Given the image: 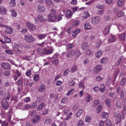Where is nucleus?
Returning a JSON list of instances; mask_svg holds the SVG:
<instances>
[{"instance_id": "1", "label": "nucleus", "mask_w": 126, "mask_h": 126, "mask_svg": "<svg viewBox=\"0 0 126 126\" xmlns=\"http://www.w3.org/2000/svg\"><path fill=\"white\" fill-rule=\"evenodd\" d=\"M57 11L54 9H52L51 10V13L48 15L47 19L50 21L55 22V17L57 15Z\"/></svg>"}, {"instance_id": "2", "label": "nucleus", "mask_w": 126, "mask_h": 126, "mask_svg": "<svg viewBox=\"0 0 126 126\" xmlns=\"http://www.w3.org/2000/svg\"><path fill=\"white\" fill-rule=\"evenodd\" d=\"M113 115L116 120V123L117 124L119 123L121 121V115L117 112L115 111L113 113Z\"/></svg>"}, {"instance_id": "3", "label": "nucleus", "mask_w": 126, "mask_h": 126, "mask_svg": "<svg viewBox=\"0 0 126 126\" xmlns=\"http://www.w3.org/2000/svg\"><path fill=\"white\" fill-rule=\"evenodd\" d=\"M25 40L30 43L32 42L34 40V38L32 36L29 35H25L24 37Z\"/></svg>"}, {"instance_id": "4", "label": "nucleus", "mask_w": 126, "mask_h": 126, "mask_svg": "<svg viewBox=\"0 0 126 126\" xmlns=\"http://www.w3.org/2000/svg\"><path fill=\"white\" fill-rule=\"evenodd\" d=\"M100 21V17L98 16L93 17L92 19L91 22L93 24H96Z\"/></svg>"}, {"instance_id": "5", "label": "nucleus", "mask_w": 126, "mask_h": 126, "mask_svg": "<svg viewBox=\"0 0 126 126\" xmlns=\"http://www.w3.org/2000/svg\"><path fill=\"white\" fill-rule=\"evenodd\" d=\"M117 93L120 94L121 99H123L124 97V93L123 90H121L120 87H118L117 89Z\"/></svg>"}, {"instance_id": "6", "label": "nucleus", "mask_w": 126, "mask_h": 126, "mask_svg": "<svg viewBox=\"0 0 126 126\" xmlns=\"http://www.w3.org/2000/svg\"><path fill=\"white\" fill-rule=\"evenodd\" d=\"M40 119V117L38 115H36L32 119V122L34 124L38 123Z\"/></svg>"}, {"instance_id": "7", "label": "nucleus", "mask_w": 126, "mask_h": 126, "mask_svg": "<svg viewBox=\"0 0 126 126\" xmlns=\"http://www.w3.org/2000/svg\"><path fill=\"white\" fill-rule=\"evenodd\" d=\"M116 40V38L115 35H111L109 37L108 42L109 43L114 42Z\"/></svg>"}, {"instance_id": "8", "label": "nucleus", "mask_w": 126, "mask_h": 126, "mask_svg": "<svg viewBox=\"0 0 126 126\" xmlns=\"http://www.w3.org/2000/svg\"><path fill=\"white\" fill-rule=\"evenodd\" d=\"M27 25L28 28L31 31H34L36 29L35 26L30 22H27Z\"/></svg>"}, {"instance_id": "9", "label": "nucleus", "mask_w": 126, "mask_h": 126, "mask_svg": "<svg viewBox=\"0 0 126 126\" xmlns=\"http://www.w3.org/2000/svg\"><path fill=\"white\" fill-rule=\"evenodd\" d=\"M2 104L3 108L5 110L7 109L9 107L8 102L5 99L2 100Z\"/></svg>"}, {"instance_id": "10", "label": "nucleus", "mask_w": 126, "mask_h": 126, "mask_svg": "<svg viewBox=\"0 0 126 126\" xmlns=\"http://www.w3.org/2000/svg\"><path fill=\"white\" fill-rule=\"evenodd\" d=\"M45 2L46 5L48 7H53L54 4L51 0H45Z\"/></svg>"}, {"instance_id": "11", "label": "nucleus", "mask_w": 126, "mask_h": 126, "mask_svg": "<svg viewBox=\"0 0 126 126\" xmlns=\"http://www.w3.org/2000/svg\"><path fill=\"white\" fill-rule=\"evenodd\" d=\"M102 67L101 65H97L94 69V71L95 73H97L102 69Z\"/></svg>"}, {"instance_id": "12", "label": "nucleus", "mask_w": 126, "mask_h": 126, "mask_svg": "<svg viewBox=\"0 0 126 126\" xmlns=\"http://www.w3.org/2000/svg\"><path fill=\"white\" fill-rule=\"evenodd\" d=\"M117 27L119 31L121 32L125 30L126 27V25H123L119 24L118 25Z\"/></svg>"}, {"instance_id": "13", "label": "nucleus", "mask_w": 126, "mask_h": 126, "mask_svg": "<svg viewBox=\"0 0 126 126\" xmlns=\"http://www.w3.org/2000/svg\"><path fill=\"white\" fill-rule=\"evenodd\" d=\"M110 27V26L109 25H107L106 27L103 31V33L104 34L107 35L109 33Z\"/></svg>"}, {"instance_id": "14", "label": "nucleus", "mask_w": 126, "mask_h": 126, "mask_svg": "<svg viewBox=\"0 0 126 126\" xmlns=\"http://www.w3.org/2000/svg\"><path fill=\"white\" fill-rule=\"evenodd\" d=\"M1 66L3 68L7 69L9 68L10 65L8 63H4L1 64Z\"/></svg>"}, {"instance_id": "15", "label": "nucleus", "mask_w": 126, "mask_h": 126, "mask_svg": "<svg viewBox=\"0 0 126 126\" xmlns=\"http://www.w3.org/2000/svg\"><path fill=\"white\" fill-rule=\"evenodd\" d=\"M62 15L57 14L55 17V22H57L61 20L62 19Z\"/></svg>"}, {"instance_id": "16", "label": "nucleus", "mask_w": 126, "mask_h": 126, "mask_svg": "<svg viewBox=\"0 0 126 126\" xmlns=\"http://www.w3.org/2000/svg\"><path fill=\"white\" fill-rule=\"evenodd\" d=\"M37 9L40 12L44 11L45 10V8L44 6L40 5H38Z\"/></svg>"}, {"instance_id": "17", "label": "nucleus", "mask_w": 126, "mask_h": 126, "mask_svg": "<svg viewBox=\"0 0 126 126\" xmlns=\"http://www.w3.org/2000/svg\"><path fill=\"white\" fill-rule=\"evenodd\" d=\"M38 90L40 92H42L45 90L44 86L43 84H40L38 87Z\"/></svg>"}, {"instance_id": "18", "label": "nucleus", "mask_w": 126, "mask_h": 126, "mask_svg": "<svg viewBox=\"0 0 126 126\" xmlns=\"http://www.w3.org/2000/svg\"><path fill=\"white\" fill-rule=\"evenodd\" d=\"M88 44L85 42L83 43L81 46L83 50H86L88 48Z\"/></svg>"}, {"instance_id": "19", "label": "nucleus", "mask_w": 126, "mask_h": 126, "mask_svg": "<svg viewBox=\"0 0 126 126\" xmlns=\"http://www.w3.org/2000/svg\"><path fill=\"white\" fill-rule=\"evenodd\" d=\"M122 61V58H118L117 62L115 63V67H117L119 66Z\"/></svg>"}, {"instance_id": "20", "label": "nucleus", "mask_w": 126, "mask_h": 126, "mask_svg": "<svg viewBox=\"0 0 126 126\" xmlns=\"http://www.w3.org/2000/svg\"><path fill=\"white\" fill-rule=\"evenodd\" d=\"M44 51L45 53H44V54H50L52 53V50L50 49H45L44 50Z\"/></svg>"}, {"instance_id": "21", "label": "nucleus", "mask_w": 126, "mask_h": 126, "mask_svg": "<svg viewBox=\"0 0 126 126\" xmlns=\"http://www.w3.org/2000/svg\"><path fill=\"white\" fill-rule=\"evenodd\" d=\"M6 11V9L2 7H0V13L2 15H4Z\"/></svg>"}, {"instance_id": "22", "label": "nucleus", "mask_w": 126, "mask_h": 126, "mask_svg": "<svg viewBox=\"0 0 126 126\" xmlns=\"http://www.w3.org/2000/svg\"><path fill=\"white\" fill-rule=\"evenodd\" d=\"M126 36L125 33L124 32L123 33L119 35V38L122 40H124L126 38Z\"/></svg>"}, {"instance_id": "23", "label": "nucleus", "mask_w": 126, "mask_h": 126, "mask_svg": "<svg viewBox=\"0 0 126 126\" xmlns=\"http://www.w3.org/2000/svg\"><path fill=\"white\" fill-rule=\"evenodd\" d=\"M65 15L66 17L67 18H69L72 15L71 11L70 10H68L66 12Z\"/></svg>"}, {"instance_id": "24", "label": "nucleus", "mask_w": 126, "mask_h": 126, "mask_svg": "<svg viewBox=\"0 0 126 126\" xmlns=\"http://www.w3.org/2000/svg\"><path fill=\"white\" fill-rule=\"evenodd\" d=\"M9 11L11 13V15L12 16L14 17H16L17 15L16 12L14 10H10Z\"/></svg>"}, {"instance_id": "25", "label": "nucleus", "mask_w": 126, "mask_h": 126, "mask_svg": "<svg viewBox=\"0 0 126 126\" xmlns=\"http://www.w3.org/2000/svg\"><path fill=\"white\" fill-rule=\"evenodd\" d=\"M104 6V4H98L96 5V7L98 9H103Z\"/></svg>"}, {"instance_id": "26", "label": "nucleus", "mask_w": 126, "mask_h": 126, "mask_svg": "<svg viewBox=\"0 0 126 126\" xmlns=\"http://www.w3.org/2000/svg\"><path fill=\"white\" fill-rule=\"evenodd\" d=\"M90 16L89 13L87 12H84L83 14V17L84 19L88 18Z\"/></svg>"}, {"instance_id": "27", "label": "nucleus", "mask_w": 126, "mask_h": 126, "mask_svg": "<svg viewBox=\"0 0 126 126\" xmlns=\"http://www.w3.org/2000/svg\"><path fill=\"white\" fill-rule=\"evenodd\" d=\"M13 31L12 28L10 27H7L5 31V32L8 34L11 33Z\"/></svg>"}, {"instance_id": "28", "label": "nucleus", "mask_w": 126, "mask_h": 126, "mask_svg": "<svg viewBox=\"0 0 126 126\" xmlns=\"http://www.w3.org/2000/svg\"><path fill=\"white\" fill-rule=\"evenodd\" d=\"M124 0H118V6L119 7H121L124 4Z\"/></svg>"}, {"instance_id": "29", "label": "nucleus", "mask_w": 126, "mask_h": 126, "mask_svg": "<svg viewBox=\"0 0 126 126\" xmlns=\"http://www.w3.org/2000/svg\"><path fill=\"white\" fill-rule=\"evenodd\" d=\"M105 102L107 105L109 107L111 105V101L110 100L109 98H107L106 99Z\"/></svg>"}, {"instance_id": "30", "label": "nucleus", "mask_w": 126, "mask_h": 126, "mask_svg": "<svg viewBox=\"0 0 126 126\" xmlns=\"http://www.w3.org/2000/svg\"><path fill=\"white\" fill-rule=\"evenodd\" d=\"M16 5L15 0H11L10 2V5L11 7H14Z\"/></svg>"}, {"instance_id": "31", "label": "nucleus", "mask_w": 126, "mask_h": 126, "mask_svg": "<svg viewBox=\"0 0 126 126\" xmlns=\"http://www.w3.org/2000/svg\"><path fill=\"white\" fill-rule=\"evenodd\" d=\"M45 49H41L40 48H38L37 49V51L39 54H44L45 53L44 51Z\"/></svg>"}, {"instance_id": "32", "label": "nucleus", "mask_w": 126, "mask_h": 126, "mask_svg": "<svg viewBox=\"0 0 126 126\" xmlns=\"http://www.w3.org/2000/svg\"><path fill=\"white\" fill-rule=\"evenodd\" d=\"M46 35L44 34H40L38 35V38L39 39L41 40L45 38L46 36Z\"/></svg>"}, {"instance_id": "33", "label": "nucleus", "mask_w": 126, "mask_h": 126, "mask_svg": "<svg viewBox=\"0 0 126 126\" xmlns=\"http://www.w3.org/2000/svg\"><path fill=\"white\" fill-rule=\"evenodd\" d=\"M45 104L44 103H42L40 105L38 106L37 108L38 110H41L42 109L44 106Z\"/></svg>"}, {"instance_id": "34", "label": "nucleus", "mask_w": 126, "mask_h": 126, "mask_svg": "<svg viewBox=\"0 0 126 126\" xmlns=\"http://www.w3.org/2000/svg\"><path fill=\"white\" fill-rule=\"evenodd\" d=\"M38 20L40 21H45V19L41 15H39L38 16Z\"/></svg>"}, {"instance_id": "35", "label": "nucleus", "mask_w": 126, "mask_h": 126, "mask_svg": "<svg viewBox=\"0 0 126 126\" xmlns=\"http://www.w3.org/2000/svg\"><path fill=\"white\" fill-rule=\"evenodd\" d=\"M77 69V66L76 65L73 66L71 69V71L73 73Z\"/></svg>"}, {"instance_id": "36", "label": "nucleus", "mask_w": 126, "mask_h": 126, "mask_svg": "<svg viewBox=\"0 0 126 126\" xmlns=\"http://www.w3.org/2000/svg\"><path fill=\"white\" fill-rule=\"evenodd\" d=\"M126 81V79L125 78H122L120 81V84L122 85H124Z\"/></svg>"}, {"instance_id": "37", "label": "nucleus", "mask_w": 126, "mask_h": 126, "mask_svg": "<svg viewBox=\"0 0 126 126\" xmlns=\"http://www.w3.org/2000/svg\"><path fill=\"white\" fill-rule=\"evenodd\" d=\"M5 52L8 54L12 55L13 54V51L11 50H6L5 51Z\"/></svg>"}, {"instance_id": "38", "label": "nucleus", "mask_w": 126, "mask_h": 126, "mask_svg": "<svg viewBox=\"0 0 126 126\" xmlns=\"http://www.w3.org/2000/svg\"><path fill=\"white\" fill-rule=\"evenodd\" d=\"M80 52L79 50H77L75 52V54L77 57H78L80 55Z\"/></svg>"}, {"instance_id": "39", "label": "nucleus", "mask_w": 126, "mask_h": 126, "mask_svg": "<svg viewBox=\"0 0 126 126\" xmlns=\"http://www.w3.org/2000/svg\"><path fill=\"white\" fill-rule=\"evenodd\" d=\"M10 94L7 92L5 94V98L7 100H9L10 99Z\"/></svg>"}, {"instance_id": "40", "label": "nucleus", "mask_w": 126, "mask_h": 126, "mask_svg": "<svg viewBox=\"0 0 126 126\" xmlns=\"http://www.w3.org/2000/svg\"><path fill=\"white\" fill-rule=\"evenodd\" d=\"M73 55L72 52L71 51H69L68 52L66 55L67 56L68 58H70Z\"/></svg>"}, {"instance_id": "41", "label": "nucleus", "mask_w": 126, "mask_h": 126, "mask_svg": "<svg viewBox=\"0 0 126 126\" xmlns=\"http://www.w3.org/2000/svg\"><path fill=\"white\" fill-rule=\"evenodd\" d=\"M91 120V117L89 116H87L85 118V121L86 122H89Z\"/></svg>"}, {"instance_id": "42", "label": "nucleus", "mask_w": 126, "mask_h": 126, "mask_svg": "<svg viewBox=\"0 0 126 126\" xmlns=\"http://www.w3.org/2000/svg\"><path fill=\"white\" fill-rule=\"evenodd\" d=\"M108 116V113L104 112L102 113V117L104 118H106Z\"/></svg>"}, {"instance_id": "43", "label": "nucleus", "mask_w": 126, "mask_h": 126, "mask_svg": "<svg viewBox=\"0 0 126 126\" xmlns=\"http://www.w3.org/2000/svg\"><path fill=\"white\" fill-rule=\"evenodd\" d=\"M14 51L17 53L20 54L21 53V51L19 49L16 47L14 48Z\"/></svg>"}, {"instance_id": "44", "label": "nucleus", "mask_w": 126, "mask_h": 126, "mask_svg": "<svg viewBox=\"0 0 126 126\" xmlns=\"http://www.w3.org/2000/svg\"><path fill=\"white\" fill-rule=\"evenodd\" d=\"M102 50H100L97 52L96 54V55L97 57H99L102 54Z\"/></svg>"}, {"instance_id": "45", "label": "nucleus", "mask_w": 126, "mask_h": 126, "mask_svg": "<svg viewBox=\"0 0 126 126\" xmlns=\"http://www.w3.org/2000/svg\"><path fill=\"white\" fill-rule=\"evenodd\" d=\"M84 27L85 29L86 30H88L90 28V25L89 23H86L84 26Z\"/></svg>"}, {"instance_id": "46", "label": "nucleus", "mask_w": 126, "mask_h": 126, "mask_svg": "<svg viewBox=\"0 0 126 126\" xmlns=\"http://www.w3.org/2000/svg\"><path fill=\"white\" fill-rule=\"evenodd\" d=\"M84 125L83 121L81 120L78 122V126H83Z\"/></svg>"}, {"instance_id": "47", "label": "nucleus", "mask_w": 126, "mask_h": 126, "mask_svg": "<svg viewBox=\"0 0 126 126\" xmlns=\"http://www.w3.org/2000/svg\"><path fill=\"white\" fill-rule=\"evenodd\" d=\"M4 92L3 90V88L2 87H0V94L2 95H3L4 94Z\"/></svg>"}, {"instance_id": "48", "label": "nucleus", "mask_w": 126, "mask_h": 126, "mask_svg": "<svg viewBox=\"0 0 126 126\" xmlns=\"http://www.w3.org/2000/svg\"><path fill=\"white\" fill-rule=\"evenodd\" d=\"M83 110L82 109L79 110L76 114V116L77 117H79L82 112Z\"/></svg>"}, {"instance_id": "49", "label": "nucleus", "mask_w": 126, "mask_h": 126, "mask_svg": "<svg viewBox=\"0 0 126 126\" xmlns=\"http://www.w3.org/2000/svg\"><path fill=\"white\" fill-rule=\"evenodd\" d=\"M4 40L5 41V43H10L11 42V40L9 38L7 37L4 38Z\"/></svg>"}, {"instance_id": "50", "label": "nucleus", "mask_w": 126, "mask_h": 126, "mask_svg": "<svg viewBox=\"0 0 126 126\" xmlns=\"http://www.w3.org/2000/svg\"><path fill=\"white\" fill-rule=\"evenodd\" d=\"M36 115V113L35 111H33L31 113V116L32 117H34Z\"/></svg>"}, {"instance_id": "51", "label": "nucleus", "mask_w": 126, "mask_h": 126, "mask_svg": "<svg viewBox=\"0 0 126 126\" xmlns=\"http://www.w3.org/2000/svg\"><path fill=\"white\" fill-rule=\"evenodd\" d=\"M4 86L5 87H8L10 85V82L8 81H7L5 82L4 83Z\"/></svg>"}, {"instance_id": "52", "label": "nucleus", "mask_w": 126, "mask_h": 126, "mask_svg": "<svg viewBox=\"0 0 126 126\" xmlns=\"http://www.w3.org/2000/svg\"><path fill=\"white\" fill-rule=\"evenodd\" d=\"M74 45L72 44H69L67 45V48L68 49L72 48L73 46Z\"/></svg>"}, {"instance_id": "53", "label": "nucleus", "mask_w": 126, "mask_h": 126, "mask_svg": "<svg viewBox=\"0 0 126 126\" xmlns=\"http://www.w3.org/2000/svg\"><path fill=\"white\" fill-rule=\"evenodd\" d=\"M39 75L37 74L35 75L34 77V80L35 81H38L39 78Z\"/></svg>"}, {"instance_id": "54", "label": "nucleus", "mask_w": 126, "mask_h": 126, "mask_svg": "<svg viewBox=\"0 0 126 126\" xmlns=\"http://www.w3.org/2000/svg\"><path fill=\"white\" fill-rule=\"evenodd\" d=\"M86 98V100L87 102H89L90 100L92 99L91 97L89 95H87Z\"/></svg>"}, {"instance_id": "55", "label": "nucleus", "mask_w": 126, "mask_h": 126, "mask_svg": "<svg viewBox=\"0 0 126 126\" xmlns=\"http://www.w3.org/2000/svg\"><path fill=\"white\" fill-rule=\"evenodd\" d=\"M42 99L41 97H37L36 100V102L37 103H39L41 102L42 100Z\"/></svg>"}, {"instance_id": "56", "label": "nucleus", "mask_w": 126, "mask_h": 126, "mask_svg": "<svg viewBox=\"0 0 126 126\" xmlns=\"http://www.w3.org/2000/svg\"><path fill=\"white\" fill-rule=\"evenodd\" d=\"M121 103L120 101H117L116 103V106L118 108H120L121 107Z\"/></svg>"}, {"instance_id": "57", "label": "nucleus", "mask_w": 126, "mask_h": 126, "mask_svg": "<svg viewBox=\"0 0 126 126\" xmlns=\"http://www.w3.org/2000/svg\"><path fill=\"white\" fill-rule=\"evenodd\" d=\"M37 104L36 103H33L30 105L31 108H33L37 106Z\"/></svg>"}, {"instance_id": "58", "label": "nucleus", "mask_w": 126, "mask_h": 126, "mask_svg": "<svg viewBox=\"0 0 126 126\" xmlns=\"http://www.w3.org/2000/svg\"><path fill=\"white\" fill-rule=\"evenodd\" d=\"M99 102V101L97 100H96L94 101V104L93 106H95L98 104Z\"/></svg>"}, {"instance_id": "59", "label": "nucleus", "mask_w": 126, "mask_h": 126, "mask_svg": "<svg viewBox=\"0 0 126 126\" xmlns=\"http://www.w3.org/2000/svg\"><path fill=\"white\" fill-rule=\"evenodd\" d=\"M75 83V82L72 80L69 81L68 84L69 86H72L74 85Z\"/></svg>"}, {"instance_id": "60", "label": "nucleus", "mask_w": 126, "mask_h": 126, "mask_svg": "<svg viewBox=\"0 0 126 126\" xmlns=\"http://www.w3.org/2000/svg\"><path fill=\"white\" fill-rule=\"evenodd\" d=\"M23 59L25 60H27L28 61H30L31 60V58L30 56H27L24 57Z\"/></svg>"}, {"instance_id": "61", "label": "nucleus", "mask_w": 126, "mask_h": 126, "mask_svg": "<svg viewBox=\"0 0 126 126\" xmlns=\"http://www.w3.org/2000/svg\"><path fill=\"white\" fill-rule=\"evenodd\" d=\"M17 85L18 86H21L23 84V82L22 80L20 79H19L17 81Z\"/></svg>"}, {"instance_id": "62", "label": "nucleus", "mask_w": 126, "mask_h": 126, "mask_svg": "<svg viewBox=\"0 0 126 126\" xmlns=\"http://www.w3.org/2000/svg\"><path fill=\"white\" fill-rule=\"evenodd\" d=\"M8 124L5 121H3L1 124V126H8Z\"/></svg>"}, {"instance_id": "63", "label": "nucleus", "mask_w": 126, "mask_h": 126, "mask_svg": "<svg viewBox=\"0 0 126 126\" xmlns=\"http://www.w3.org/2000/svg\"><path fill=\"white\" fill-rule=\"evenodd\" d=\"M102 78L100 76H99L96 78V80L98 81H100L102 80Z\"/></svg>"}, {"instance_id": "64", "label": "nucleus", "mask_w": 126, "mask_h": 126, "mask_svg": "<svg viewBox=\"0 0 126 126\" xmlns=\"http://www.w3.org/2000/svg\"><path fill=\"white\" fill-rule=\"evenodd\" d=\"M107 126H112V124L110 122V120H108L107 121V122L106 123Z\"/></svg>"}]
</instances>
